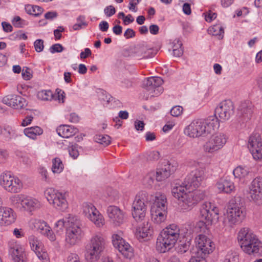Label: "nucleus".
Instances as JSON below:
<instances>
[{
	"instance_id": "9b49d317",
	"label": "nucleus",
	"mask_w": 262,
	"mask_h": 262,
	"mask_svg": "<svg viewBox=\"0 0 262 262\" xmlns=\"http://www.w3.org/2000/svg\"><path fill=\"white\" fill-rule=\"evenodd\" d=\"M45 195L48 201L56 209L63 211L68 208V203L64 194L53 188H49L45 191Z\"/></svg>"
},
{
	"instance_id": "f8f14e48",
	"label": "nucleus",
	"mask_w": 262,
	"mask_h": 262,
	"mask_svg": "<svg viewBox=\"0 0 262 262\" xmlns=\"http://www.w3.org/2000/svg\"><path fill=\"white\" fill-rule=\"evenodd\" d=\"M158 50L147 45L146 43L138 44L130 49V53L138 59H145L154 57Z\"/></svg>"
},
{
	"instance_id": "1a4fd4ad",
	"label": "nucleus",
	"mask_w": 262,
	"mask_h": 262,
	"mask_svg": "<svg viewBox=\"0 0 262 262\" xmlns=\"http://www.w3.org/2000/svg\"><path fill=\"white\" fill-rule=\"evenodd\" d=\"M206 196L204 191L195 190L185 193L180 200L179 205L184 210H190L196 204L203 200Z\"/></svg>"
},
{
	"instance_id": "7ed1b4c3",
	"label": "nucleus",
	"mask_w": 262,
	"mask_h": 262,
	"mask_svg": "<svg viewBox=\"0 0 262 262\" xmlns=\"http://www.w3.org/2000/svg\"><path fill=\"white\" fill-rule=\"evenodd\" d=\"M237 240L243 250L248 254L258 253L261 243L248 227L240 229Z\"/></svg>"
},
{
	"instance_id": "9d476101",
	"label": "nucleus",
	"mask_w": 262,
	"mask_h": 262,
	"mask_svg": "<svg viewBox=\"0 0 262 262\" xmlns=\"http://www.w3.org/2000/svg\"><path fill=\"white\" fill-rule=\"evenodd\" d=\"M227 136L224 133L212 135L203 146L204 151L209 154H213L221 149L226 144Z\"/></svg>"
},
{
	"instance_id": "864d4df0",
	"label": "nucleus",
	"mask_w": 262,
	"mask_h": 262,
	"mask_svg": "<svg viewBox=\"0 0 262 262\" xmlns=\"http://www.w3.org/2000/svg\"><path fill=\"white\" fill-rule=\"evenodd\" d=\"M189 247L190 243L188 241L180 244L177 247V252L180 254H183L189 250Z\"/></svg>"
},
{
	"instance_id": "2eb2a0df",
	"label": "nucleus",
	"mask_w": 262,
	"mask_h": 262,
	"mask_svg": "<svg viewBox=\"0 0 262 262\" xmlns=\"http://www.w3.org/2000/svg\"><path fill=\"white\" fill-rule=\"evenodd\" d=\"M197 252L204 255H207L212 253L215 249L214 243L206 235L199 234L195 238Z\"/></svg>"
},
{
	"instance_id": "338daca9",
	"label": "nucleus",
	"mask_w": 262,
	"mask_h": 262,
	"mask_svg": "<svg viewBox=\"0 0 262 262\" xmlns=\"http://www.w3.org/2000/svg\"><path fill=\"white\" fill-rule=\"evenodd\" d=\"M67 262H80L77 254L72 253L68 257Z\"/></svg>"
},
{
	"instance_id": "5fc2aeb1",
	"label": "nucleus",
	"mask_w": 262,
	"mask_h": 262,
	"mask_svg": "<svg viewBox=\"0 0 262 262\" xmlns=\"http://www.w3.org/2000/svg\"><path fill=\"white\" fill-rule=\"evenodd\" d=\"M238 257L236 253L228 252L225 256L224 262H238Z\"/></svg>"
},
{
	"instance_id": "dca6fc26",
	"label": "nucleus",
	"mask_w": 262,
	"mask_h": 262,
	"mask_svg": "<svg viewBox=\"0 0 262 262\" xmlns=\"http://www.w3.org/2000/svg\"><path fill=\"white\" fill-rule=\"evenodd\" d=\"M205 179V169L203 168H196L190 172L185 179L184 181L190 188H198Z\"/></svg>"
},
{
	"instance_id": "a18cd8bd",
	"label": "nucleus",
	"mask_w": 262,
	"mask_h": 262,
	"mask_svg": "<svg viewBox=\"0 0 262 262\" xmlns=\"http://www.w3.org/2000/svg\"><path fill=\"white\" fill-rule=\"evenodd\" d=\"M24 196L21 195H14L10 198L11 204L15 207L21 208Z\"/></svg>"
},
{
	"instance_id": "e433bc0d",
	"label": "nucleus",
	"mask_w": 262,
	"mask_h": 262,
	"mask_svg": "<svg viewBox=\"0 0 262 262\" xmlns=\"http://www.w3.org/2000/svg\"><path fill=\"white\" fill-rule=\"evenodd\" d=\"M42 129L37 126L26 128L24 130L25 136L32 139H36V136L42 134Z\"/></svg>"
},
{
	"instance_id": "09e8293b",
	"label": "nucleus",
	"mask_w": 262,
	"mask_h": 262,
	"mask_svg": "<svg viewBox=\"0 0 262 262\" xmlns=\"http://www.w3.org/2000/svg\"><path fill=\"white\" fill-rule=\"evenodd\" d=\"M155 173L147 174L143 179V184L147 188H151L154 183Z\"/></svg>"
},
{
	"instance_id": "4468645a",
	"label": "nucleus",
	"mask_w": 262,
	"mask_h": 262,
	"mask_svg": "<svg viewBox=\"0 0 262 262\" xmlns=\"http://www.w3.org/2000/svg\"><path fill=\"white\" fill-rule=\"evenodd\" d=\"M248 147L254 159H262V142L259 134H253L250 136Z\"/></svg>"
},
{
	"instance_id": "c9c22d12",
	"label": "nucleus",
	"mask_w": 262,
	"mask_h": 262,
	"mask_svg": "<svg viewBox=\"0 0 262 262\" xmlns=\"http://www.w3.org/2000/svg\"><path fill=\"white\" fill-rule=\"evenodd\" d=\"M112 243L116 249H117L119 252L125 248L126 245H129L122 237L117 234L112 235Z\"/></svg>"
},
{
	"instance_id": "680f3d73",
	"label": "nucleus",
	"mask_w": 262,
	"mask_h": 262,
	"mask_svg": "<svg viewBox=\"0 0 262 262\" xmlns=\"http://www.w3.org/2000/svg\"><path fill=\"white\" fill-rule=\"evenodd\" d=\"M104 12L106 16L111 17L116 13V10L113 6L110 5L105 8Z\"/></svg>"
},
{
	"instance_id": "0eeeda50",
	"label": "nucleus",
	"mask_w": 262,
	"mask_h": 262,
	"mask_svg": "<svg viewBox=\"0 0 262 262\" xmlns=\"http://www.w3.org/2000/svg\"><path fill=\"white\" fill-rule=\"evenodd\" d=\"M246 215L245 208L235 200H231L227 210V220L230 225L240 223Z\"/></svg>"
},
{
	"instance_id": "423d86ee",
	"label": "nucleus",
	"mask_w": 262,
	"mask_h": 262,
	"mask_svg": "<svg viewBox=\"0 0 262 262\" xmlns=\"http://www.w3.org/2000/svg\"><path fill=\"white\" fill-rule=\"evenodd\" d=\"M148 201L147 193L144 191L139 192L136 196L133 203L132 215L136 222L139 223L146 218V206Z\"/></svg>"
},
{
	"instance_id": "13d9d810",
	"label": "nucleus",
	"mask_w": 262,
	"mask_h": 262,
	"mask_svg": "<svg viewBox=\"0 0 262 262\" xmlns=\"http://www.w3.org/2000/svg\"><path fill=\"white\" fill-rule=\"evenodd\" d=\"M35 51L37 52H41L44 48L43 40L42 39H37L34 43Z\"/></svg>"
},
{
	"instance_id": "e2e57ef3",
	"label": "nucleus",
	"mask_w": 262,
	"mask_h": 262,
	"mask_svg": "<svg viewBox=\"0 0 262 262\" xmlns=\"http://www.w3.org/2000/svg\"><path fill=\"white\" fill-rule=\"evenodd\" d=\"M32 250L35 252L37 256L40 258V256H39V254L40 253V252L42 251V244L40 242H39V244L35 245V246H34L33 248H31Z\"/></svg>"
},
{
	"instance_id": "3c124183",
	"label": "nucleus",
	"mask_w": 262,
	"mask_h": 262,
	"mask_svg": "<svg viewBox=\"0 0 262 262\" xmlns=\"http://www.w3.org/2000/svg\"><path fill=\"white\" fill-rule=\"evenodd\" d=\"M12 23L14 26L17 28H23L24 26L28 25V22L26 20L21 19L18 16H15Z\"/></svg>"
},
{
	"instance_id": "a878e982",
	"label": "nucleus",
	"mask_w": 262,
	"mask_h": 262,
	"mask_svg": "<svg viewBox=\"0 0 262 262\" xmlns=\"http://www.w3.org/2000/svg\"><path fill=\"white\" fill-rule=\"evenodd\" d=\"M9 253L14 262H27L25 251L17 245H10Z\"/></svg>"
},
{
	"instance_id": "473e14b6",
	"label": "nucleus",
	"mask_w": 262,
	"mask_h": 262,
	"mask_svg": "<svg viewBox=\"0 0 262 262\" xmlns=\"http://www.w3.org/2000/svg\"><path fill=\"white\" fill-rule=\"evenodd\" d=\"M216 187L219 191L227 193L231 192L234 189L233 182L227 179H221L216 183Z\"/></svg>"
},
{
	"instance_id": "a211bd4d",
	"label": "nucleus",
	"mask_w": 262,
	"mask_h": 262,
	"mask_svg": "<svg viewBox=\"0 0 262 262\" xmlns=\"http://www.w3.org/2000/svg\"><path fill=\"white\" fill-rule=\"evenodd\" d=\"M215 115L224 121L229 120L234 114V106L229 100H225L219 104L215 109Z\"/></svg>"
},
{
	"instance_id": "ea45409f",
	"label": "nucleus",
	"mask_w": 262,
	"mask_h": 262,
	"mask_svg": "<svg viewBox=\"0 0 262 262\" xmlns=\"http://www.w3.org/2000/svg\"><path fill=\"white\" fill-rule=\"evenodd\" d=\"M73 216V215H70L69 217L66 218L65 219H61L58 220L55 224L54 230H56L57 233L60 231H63L64 227L68 229V222L70 220L71 217Z\"/></svg>"
},
{
	"instance_id": "20e7f679",
	"label": "nucleus",
	"mask_w": 262,
	"mask_h": 262,
	"mask_svg": "<svg viewBox=\"0 0 262 262\" xmlns=\"http://www.w3.org/2000/svg\"><path fill=\"white\" fill-rule=\"evenodd\" d=\"M105 242L102 235L95 234L85 246V258L90 261L97 260L104 249Z\"/></svg>"
},
{
	"instance_id": "37998d69",
	"label": "nucleus",
	"mask_w": 262,
	"mask_h": 262,
	"mask_svg": "<svg viewBox=\"0 0 262 262\" xmlns=\"http://www.w3.org/2000/svg\"><path fill=\"white\" fill-rule=\"evenodd\" d=\"M53 94L50 90H42L39 91L37 93V97L41 100H51L53 98Z\"/></svg>"
},
{
	"instance_id": "2f4dec72",
	"label": "nucleus",
	"mask_w": 262,
	"mask_h": 262,
	"mask_svg": "<svg viewBox=\"0 0 262 262\" xmlns=\"http://www.w3.org/2000/svg\"><path fill=\"white\" fill-rule=\"evenodd\" d=\"M151 215L153 221L156 224H160L166 220L167 210L151 208Z\"/></svg>"
},
{
	"instance_id": "4c0bfd02",
	"label": "nucleus",
	"mask_w": 262,
	"mask_h": 262,
	"mask_svg": "<svg viewBox=\"0 0 262 262\" xmlns=\"http://www.w3.org/2000/svg\"><path fill=\"white\" fill-rule=\"evenodd\" d=\"M209 33L214 36H218L219 39H222L224 36V30L223 27L219 25H213L208 29Z\"/></svg>"
},
{
	"instance_id": "bb28decb",
	"label": "nucleus",
	"mask_w": 262,
	"mask_h": 262,
	"mask_svg": "<svg viewBox=\"0 0 262 262\" xmlns=\"http://www.w3.org/2000/svg\"><path fill=\"white\" fill-rule=\"evenodd\" d=\"M34 227L42 234L46 236L51 241L56 240V236L46 222L41 220H36L34 223Z\"/></svg>"
},
{
	"instance_id": "cd10ccee",
	"label": "nucleus",
	"mask_w": 262,
	"mask_h": 262,
	"mask_svg": "<svg viewBox=\"0 0 262 262\" xmlns=\"http://www.w3.org/2000/svg\"><path fill=\"white\" fill-rule=\"evenodd\" d=\"M203 122L206 135L211 134L220 126L219 120L215 115L203 119Z\"/></svg>"
},
{
	"instance_id": "5701e85b",
	"label": "nucleus",
	"mask_w": 262,
	"mask_h": 262,
	"mask_svg": "<svg viewBox=\"0 0 262 262\" xmlns=\"http://www.w3.org/2000/svg\"><path fill=\"white\" fill-rule=\"evenodd\" d=\"M176 163H171L167 161L161 168L157 169L156 172V180L157 181H162L167 179L176 170Z\"/></svg>"
},
{
	"instance_id": "6ab92c4d",
	"label": "nucleus",
	"mask_w": 262,
	"mask_h": 262,
	"mask_svg": "<svg viewBox=\"0 0 262 262\" xmlns=\"http://www.w3.org/2000/svg\"><path fill=\"white\" fill-rule=\"evenodd\" d=\"M143 223L138 226L136 231L137 238L141 242L150 240L152 236L154 231L150 223L145 218Z\"/></svg>"
},
{
	"instance_id": "4be33fe9",
	"label": "nucleus",
	"mask_w": 262,
	"mask_h": 262,
	"mask_svg": "<svg viewBox=\"0 0 262 262\" xmlns=\"http://www.w3.org/2000/svg\"><path fill=\"white\" fill-rule=\"evenodd\" d=\"M163 79L159 77H150L148 78L143 84L144 88L155 95H159L162 93L163 89L161 85L163 84Z\"/></svg>"
},
{
	"instance_id": "412c9836",
	"label": "nucleus",
	"mask_w": 262,
	"mask_h": 262,
	"mask_svg": "<svg viewBox=\"0 0 262 262\" xmlns=\"http://www.w3.org/2000/svg\"><path fill=\"white\" fill-rule=\"evenodd\" d=\"M107 213L113 225L119 226L124 223V213L119 207L115 206H109L107 209Z\"/></svg>"
},
{
	"instance_id": "aec40b11",
	"label": "nucleus",
	"mask_w": 262,
	"mask_h": 262,
	"mask_svg": "<svg viewBox=\"0 0 262 262\" xmlns=\"http://www.w3.org/2000/svg\"><path fill=\"white\" fill-rule=\"evenodd\" d=\"M251 200L257 205L262 204V178L256 177L251 182L250 187Z\"/></svg>"
},
{
	"instance_id": "c03bdc74",
	"label": "nucleus",
	"mask_w": 262,
	"mask_h": 262,
	"mask_svg": "<svg viewBox=\"0 0 262 262\" xmlns=\"http://www.w3.org/2000/svg\"><path fill=\"white\" fill-rule=\"evenodd\" d=\"M95 141L104 146H107L111 143V138L109 136L106 135H96L94 137Z\"/></svg>"
},
{
	"instance_id": "4d7b16f0",
	"label": "nucleus",
	"mask_w": 262,
	"mask_h": 262,
	"mask_svg": "<svg viewBox=\"0 0 262 262\" xmlns=\"http://www.w3.org/2000/svg\"><path fill=\"white\" fill-rule=\"evenodd\" d=\"M64 50L62 46L59 43H56L52 45L50 48V51L53 54L56 52L60 53Z\"/></svg>"
},
{
	"instance_id": "72a5a7b5",
	"label": "nucleus",
	"mask_w": 262,
	"mask_h": 262,
	"mask_svg": "<svg viewBox=\"0 0 262 262\" xmlns=\"http://www.w3.org/2000/svg\"><path fill=\"white\" fill-rule=\"evenodd\" d=\"M39 206L40 203L37 200L31 197H26L24 198V201H23L22 208L29 211H32L39 208Z\"/></svg>"
},
{
	"instance_id": "f257e3e1",
	"label": "nucleus",
	"mask_w": 262,
	"mask_h": 262,
	"mask_svg": "<svg viewBox=\"0 0 262 262\" xmlns=\"http://www.w3.org/2000/svg\"><path fill=\"white\" fill-rule=\"evenodd\" d=\"M180 237V229L174 224H170L162 230L157 241L156 247L160 253L170 250Z\"/></svg>"
},
{
	"instance_id": "6e6d98bb",
	"label": "nucleus",
	"mask_w": 262,
	"mask_h": 262,
	"mask_svg": "<svg viewBox=\"0 0 262 262\" xmlns=\"http://www.w3.org/2000/svg\"><path fill=\"white\" fill-rule=\"evenodd\" d=\"M183 111V108L182 106L177 105L173 106L170 110V114L173 117H178L180 116Z\"/></svg>"
},
{
	"instance_id": "de8ad7c7",
	"label": "nucleus",
	"mask_w": 262,
	"mask_h": 262,
	"mask_svg": "<svg viewBox=\"0 0 262 262\" xmlns=\"http://www.w3.org/2000/svg\"><path fill=\"white\" fill-rule=\"evenodd\" d=\"M120 253L124 258L129 259L134 255V249L130 245H126L125 248L123 249Z\"/></svg>"
},
{
	"instance_id": "8fccbe9b",
	"label": "nucleus",
	"mask_w": 262,
	"mask_h": 262,
	"mask_svg": "<svg viewBox=\"0 0 262 262\" xmlns=\"http://www.w3.org/2000/svg\"><path fill=\"white\" fill-rule=\"evenodd\" d=\"M206 256L196 251L194 255L191 256L187 262H207Z\"/></svg>"
},
{
	"instance_id": "69168bd1",
	"label": "nucleus",
	"mask_w": 262,
	"mask_h": 262,
	"mask_svg": "<svg viewBox=\"0 0 262 262\" xmlns=\"http://www.w3.org/2000/svg\"><path fill=\"white\" fill-rule=\"evenodd\" d=\"M136 33L132 29L128 28L124 33V36L128 39L135 36Z\"/></svg>"
},
{
	"instance_id": "052dcab7",
	"label": "nucleus",
	"mask_w": 262,
	"mask_h": 262,
	"mask_svg": "<svg viewBox=\"0 0 262 262\" xmlns=\"http://www.w3.org/2000/svg\"><path fill=\"white\" fill-rule=\"evenodd\" d=\"M6 132V136L9 139L14 138L16 137V132L14 129L10 127H7L5 128Z\"/></svg>"
},
{
	"instance_id": "7c9ffc66",
	"label": "nucleus",
	"mask_w": 262,
	"mask_h": 262,
	"mask_svg": "<svg viewBox=\"0 0 262 262\" xmlns=\"http://www.w3.org/2000/svg\"><path fill=\"white\" fill-rule=\"evenodd\" d=\"M190 189L185 181L180 183H176L171 190L172 195L178 200L185 195L188 190Z\"/></svg>"
},
{
	"instance_id": "58836bf2",
	"label": "nucleus",
	"mask_w": 262,
	"mask_h": 262,
	"mask_svg": "<svg viewBox=\"0 0 262 262\" xmlns=\"http://www.w3.org/2000/svg\"><path fill=\"white\" fill-rule=\"evenodd\" d=\"M193 232V229L191 225H186L185 227L180 229V237L186 238V241H190L192 238V235Z\"/></svg>"
},
{
	"instance_id": "c756f323",
	"label": "nucleus",
	"mask_w": 262,
	"mask_h": 262,
	"mask_svg": "<svg viewBox=\"0 0 262 262\" xmlns=\"http://www.w3.org/2000/svg\"><path fill=\"white\" fill-rule=\"evenodd\" d=\"M56 132L59 136L68 138L75 135L78 130L73 126L61 125L57 128Z\"/></svg>"
},
{
	"instance_id": "f03ea898",
	"label": "nucleus",
	"mask_w": 262,
	"mask_h": 262,
	"mask_svg": "<svg viewBox=\"0 0 262 262\" xmlns=\"http://www.w3.org/2000/svg\"><path fill=\"white\" fill-rule=\"evenodd\" d=\"M219 210L210 202H205L200 209V215L202 220L199 221L195 226V229L200 232H208L209 226L216 223L219 220Z\"/></svg>"
},
{
	"instance_id": "0e129e2a",
	"label": "nucleus",
	"mask_w": 262,
	"mask_h": 262,
	"mask_svg": "<svg viewBox=\"0 0 262 262\" xmlns=\"http://www.w3.org/2000/svg\"><path fill=\"white\" fill-rule=\"evenodd\" d=\"M64 30V29L62 27L59 26L58 27V29L54 31V35L56 39H60L61 38L62 36L61 33L63 32Z\"/></svg>"
},
{
	"instance_id": "b1692460",
	"label": "nucleus",
	"mask_w": 262,
	"mask_h": 262,
	"mask_svg": "<svg viewBox=\"0 0 262 262\" xmlns=\"http://www.w3.org/2000/svg\"><path fill=\"white\" fill-rule=\"evenodd\" d=\"M3 102L15 109L21 108L27 105L25 99L16 95H9L4 97L3 99Z\"/></svg>"
},
{
	"instance_id": "49530a36",
	"label": "nucleus",
	"mask_w": 262,
	"mask_h": 262,
	"mask_svg": "<svg viewBox=\"0 0 262 262\" xmlns=\"http://www.w3.org/2000/svg\"><path fill=\"white\" fill-rule=\"evenodd\" d=\"M248 173L249 171L247 168L240 166L235 168L233 171L234 177L239 179L245 177Z\"/></svg>"
},
{
	"instance_id": "774afa93",
	"label": "nucleus",
	"mask_w": 262,
	"mask_h": 262,
	"mask_svg": "<svg viewBox=\"0 0 262 262\" xmlns=\"http://www.w3.org/2000/svg\"><path fill=\"white\" fill-rule=\"evenodd\" d=\"M145 124L143 121L137 120L135 121V127L137 130H143Z\"/></svg>"
},
{
	"instance_id": "f3484780",
	"label": "nucleus",
	"mask_w": 262,
	"mask_h": 262,
	"mask_svg": "<svg viewBox=\"0 0 262 262\" xmlns=\"http://www.w3.org/2000/svg\"><path fill=\"white\" fill-rule=\"evenodd\" d=\"M184 133L191 138H197L206 135L203 119L193 120L184 129Z\"/></svg>"
},
{
	"instance_id": "a19ab883",
	"label": "nucleus",
	"mask_w": 262,
	"mask_h": 262,
	"mask_svg": "<svg viewBox=\"0 0 262 262\" xmlns=\"http://www.w3.org/2000/svg\"><path fill=\"white\" fill-rule=\"evenodd\" d=\"M63 164L59 158H55L52 160V171L53 173H60L63 170Z\"/></svg>"
},
{
	"instance_id": "6e6552de",
	"label": "nucleus",
	"mask_w": 262,
	"mask_h": 262,
	"mask_svg": "<svg viewBox=\"0 0 262 262\" xmlns=\"http://www.w3.org/2000/svg\"><path fill=\"white\" fill-rule=\"evenodd\" d=\"M0 185L6 191L18 193L23 188V183L10 171L4 172L0 175Z\"/></svg>"
},
{
	"instance_id": "c85d7f7f",
	"label": "nucleus",
	"mask_w": 262,
	"mask_h": 262,
	"mask_svg": "<svg viewBox=\"0 0 262 262\" xmlns=\"http://www.w3.org/2000/svg\"><path fill=\"white\" fill-rule=\"evenodd\" d=\"M252 107L251 104L249 102L241 103L238 108L239 117L242 118L243 120L245 121L250 119L252 114Z\"/></svg>"
},
{
	"instance_id": "393cba45",
	"label": "nucleus",
	"mask_w": 262,
	"mask_h": 262,
	"mask_svg": "<svg viewBox=\"0 0 262 262\" xmlns=\"http://www.w3.org/2000/svg\"><path fill=\"white\" fill-rule=\"evenodd\" d=\"M15 220V215L11 208L0 206V226L9 225Z\"/></svg>"
},
{
	"instance_id": "ddd939ff",
	"label": "nucleus",
	"mask_w": 262,
	"mask_h": 262,
	"mask_svg": "<svg viewBox=\"0 0 262 262\" xmlns=\"http://www.w3.org/2000/svg\"><path fill=\"white\" fill-rule=\"evenodd\" d=\"M83 213L85 216L93 222L97 227H101L104 224L103 216L91 203L83 204Z\"/></svg>"
},
{
	"instance_id": "79ce46f5",
	"label": "nucleus",
	"mask_w": 262,
	"mask_h": 262,
	"mask_svg": "<svg viewBox=\"0 0 262 262\" xmlns=\"http://www.w3.org/2000/svg\"><path fill=\"white\" fill-rule=\"evenodd\" d=\"M26 11L27 13L35 16H38L42 12V9L38 6L28 5L25 7Z\"/></svg>"
},
{
	"instance_id": "39448f33",
	"label": "nucleus",
	"mask_w": 262,
	"mask_h": 262,
	"mask_svg": "<svg viewBox=\"0 0 262 262\" xmlns=\"http://www.w3.org/2000/svg\"><path fill=\"white\" fill-rule=\"evenodd\" d=\"M66 242L69 246H72L78 244L81 239L83 233L81 229V223L75 216L71 217L68 222Z\"/></svg>"
},
{
	"instance_id": "f704fd0d",
	"label": "nucleus",
	"mask_w": 262,
	"mask_h": 262,
	"mask_svg": "<svg viewBox=\"0 0 262 262\" xmlns=\"http://www.w3.org/2000/svg\"><path fill=\"white\" fill-rule=\"evenodd\" d=\"M151 208L167 210V200L164 194L157 193L156 200Z\"/></svg>"
},
{
	"instance_id": "bf43d9fd",
	"label": "nucleus",
	"mask_w": 262,
	"mask_h": 262,
	"mask_svg": "<svg viewBox=\"0 0 262 262\" xmlns=\"http://www.w3.org/2000/svg\"><path fill=\"white\" fill-rule=\"evenodd\" d=\"M160 158V153L157 151L149 152L147 157V159L149 161H157Z\"/></svg>"
},
{
	"instance_id": "603ef678",
	"label": "nucleus",
	"mask_w": 262,
	"mask_h": 262,
	"mask_svg": "<svg viewBox=\"0 0 262 262\" xmlns=\"http://www.w3.org/2000/svg\"><path fill=\"white\" fill-rule=\"evenodd\" d=\"M78 148L77 144L72 145L68 148L69 155L74 159H76L79 155Z\"/></svg>"
}]
</instances>
